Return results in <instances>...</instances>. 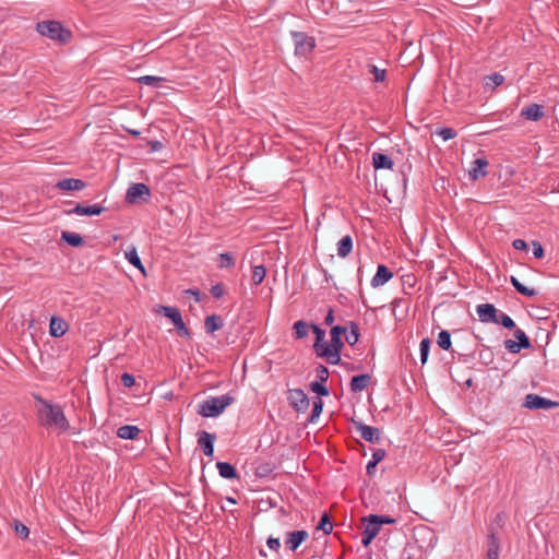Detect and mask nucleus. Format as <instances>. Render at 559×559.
I'll use <instances>...</instances> for the list:
<instances>
[{"label": "nucleus", "instance_id": "1", "mask_svg": "<svg viewBox=\"0 0 559 559\" xmlns=\"http://www.w3.org/2000/svg\"><path fill=\"white\" fill-rule=\"evenodd\" d=\"M37 405V419L40 426L45 428H56L60 432H66L70 428L62 407L59 404L43 399L39 394H33Z\"/></svg>", "mask_w": 559, "mask_h": 559}, {"label": "nucleus", "instance_id": "2", "mask_svg": "<svg viewBox=\"0 0 559 559\" xmlns=\"http://www.w3.org/2000/svg\"><path fill=\"white\" fill-rule=\"evenodd\" d=\"M36 31L45 37L66 45L72 39V32L55 20L41 21L36 24Z\"/></svg>", "mask_w": 559, "mask_h": 559}, {"label": "nucleus", "instance_id": "3", "mask_svg": "<svg viewBox=\"0 0 559 559\" xmlns=\"http://www.w3.org/2000/svg\"><path fill=\"white\" fill-rule=\"evenodd\" d=\"M552 118V107L545 103L526 104V133L532 132L530 123L538 122L544 131L548 129V121Z\"/></svg>", "mask_w": 559, "mask_h": 559}, {"label": "nucleus", "instance_id": "4", "mask_svg": "<svg viewBox=\"0 0 559 559\" xmlns=\"http://www.w3.org/2000/svg\"><path fill=\"white\" fill-rule=\"evenodd\" d=\"M234 401L235 399L229 394L211 396L199 404L198 414L202 417L219 416Z\"/></svg>", "mask_w": 559, "mask_h": 559}, {"label": "nucleus", "instance_id": "5", "mask_svg": "<svg viewBox=\"0 0 559 559\" xmlns=\"http://www.w3.org/2000/svg\"><path fill=\"white\" fill-rule=\"evenodd\" d=\"M155 311L157 313L163 314L166 318H168L173 322L177 333L181 337H186V338L191 337L190 330L186 326L179 309H177L176 307H170V306H158V308Z\"/></svg>", "mask_w": 559, "mask_h": 559}, {"label": "nucleus", "instance_id": "6", "mask_svg": "<svg viewBox=\"0 0 559 559\" xmlns=\"http://www.w3.org/2000/svg\"><path fill=\"white\" fill-rule=\"evenodd\" d=\"M151 198V190L145 183H132L126 194V201L130 204L144 203Z\"/></svg>", "mask_w": 559, "mask_h": 559}, {"label": "nucleus", "instance_id": "7", "mask_svg": "<svg viewBox=\"0 0 559 559\" xmlns=\"http://www.w3.org/2000/svg\"><path fill=\"white\" fill-rule=\"evenodd\" d=\"M292 36L295 43V53L298 56H307L316 47L314 38L306 33L292 32Z\"/></svg>", "mask_w": 559, "mask_h": 559}, {"label": "nucleus", "instance_id": "8", "mask_svg": "<svg viewBox=\"0 0 559 559\" xmlns=\"http://www.w3.org/2000/svg\"><path fill=\"white\" fill-rule=\"evenodd\" d=\"M352 424L360 437L370 443H379L381 440V431L379 428L365 425L360 420L352 419Z\"/></svg>", "mask_w": 559, "mask_h": 559}, {"label": "nucleus", "instance_id": "9", "mask_svg": "<svg viewBox=\"0 0 559 559\" xmlns=\"http://www.w3.org/2000/svg\"><path fill=\"white\" fill-rule=\"evenodd\" d=\"M362 522L366 523V525L361 535V544L368 547L379 534L381 526L377 520L372 519V514L362 518Z\"/></svg>", "mask_w": 559, "mask_h": 559}, {"label": "nucleus", "instance_id": "10", "mask_svg": "<svg viewBox=\"0 0 559 559\" xmlns=\"http://www.w3.org/2000/svg\"><path fill=\"white\" fill-rule=\"evenodd\" d=\"M288 403L296 412H306L309 407V399L301 389H290L287 395Z\"/></svg>", "mask_w": 559, "mask_h": 559}, {"label": "nucleus", "instance_id": "11", "mask_svg": "<svg viewBox=\"0 0 559 559\" xmlns=\"http://www.w3.org/2000/svg\"><path fill=\"white\" fill-rule=\"evenodd\" d=\"M555 407H559V402L536 394H526V408L528 409H549Z\"/></svg>", "mask_w": 559, "mask_h": 559}, {"label": "nucleus", "instance_id": "12", "mask_svg": "<svg viewBox=\"0 0 559 559\" xmlns=\"http://www.w3.org/2000/svg\"><path fill=\"white\" fill-rule=\"evenodd\" d=\"M479 321L483 323H493L497 321L499 310L492 304H481L476 307Z\"/></svg>", "mask_w": 559, "mask_h": 559}, {"label": "nucleus", "instance_id": "13", "mask_svg": "<svg viewBox=\"0 0 559 559\" xmlns=\"http://www.w3.org/2000/svg\"><path fill=\"white\" fill-rule=\"evenodd\" d=\"M198 436V444L201 447L203 453L207 457H212L214 454V441L216 439V436L205 430L199 431Z\"/></svg>", "mask_w": 559, "mask_h": 559}, {"label": "nucleus", "instance_id": "14", "mask_svg": "<svg viewBox=\"0 0 559 559\" xmlns=\"http://www.w3.org/2000/svg\"><path fill=\"white\" fill-rule=\"evenodd\" d=\"M308 537L309 534L305 530L288 532L285 545L289 550L296 551Z\"/></svg>", "mask_w": 559, "mask_h": 559}, {"label": "nucleus", "instance_id": "15", "mask_svg": "<svg viewBox=\"0 0 559 559\" xmlns=\"http://www.w3.org/2000/svg\"><path fill=\"white\" fill-rule=\"evenodd\" d=\"M106 209L99 204L93 205H84L82 203H78L72 210L68 211V214H76L84 216H93L102 214Z\"/></svg>", "mask_w": 559, "mask_h": 559}, {"label": "nucleus", "instance_id": "16", "mask_svg": "<svg viewBox=\"0 0 559 559\" xmlns=\"http://www.w3.org/2000/svg\"><path fill=\"white\" fill-rule=\"evenodd\" d=\"M55 187L62 191H80L86 187V182L82 179L64 178L59 180Z\"/></svg>", "mask_w": 559, "mask_h": 559}, {"label": "nucleus", "instance_id": "17", "mask_svg": "<svg viewBox=\"0 0 559 559\" xmlns=\"http://www.w3.org/2000/svg\"><path fill=\"white\" fill-rule=\"evenodd\" d=\"M393 277V273L384 265L379 264L377 272L371 280L372 287H379L388 283Z\"/></svg>", "mask_w": 559, "mask_h": 559}, {"label": "nucleus", "instance_id": "18", "mask_svg": "<svg viewBox=\"0 0 559 559\" xmlns=\"http://www.w3.org/2000/svg\"><path fill=\"white\" fill-rule=\"evenodd\" d=\"M488 160L486 158H476L468 174L473 180H477L487 175Z\"/></svg>", "mask_w": 559, "mask_h": 559}, {"label": "nucleus", "instance_id": "19", "mask_svg": "<svg viewBox=\"0 0 559 559\" xmlns=\"http://www.w3.org/2000/svg\"><path fill=\"white\" fill-rule=\"evenodd\" d=\"M514 336L516 341L507 340L504 342V347L512 354L520 353V350L524 348V331L521 329H516L514 332Z\"/></svg>", "mask_w": 559, "mask_h": 559}, {"label": "nucleus", "instance_id": "20", "mask_svg": "<svg viewBox=\"0 0 559 559\" xmlns=\"http://www.w3.org/2000/svg\"><path fill=\"white\" fill-rule=\"evenodd\" d=\"M68 331V323L58 317H51L49 323V333L53 337H60Z\"/></svg>", "mask_w": 559, "mask_h": 559}, {"label": "nucleus", "instance_id": "21", "mask_svg": "<svg viewBox=\"0 0 559 559\" xmlns=\"http://www.w3.org/2000/svg\"><path fill=\"white\" fill-rule=\"evenodd\" d=\"M372 165L374 169H392L394 162L389 155L376 152L372 154Z\"/></svg>", "mask_w": 559, "mask_h": 559}, {"label": "nucleus", "instance_id": "22", "mask_svg": "<svg viewBox=\"0 0 559 559\" xmlns=\"http://www.w3.org/2000/svg\"><path fill=\"white\" fill-rule=\"evenodd\" d=\"M370 382L371 376L368 373L354 376L350 380V391L354 393L361 392L370 384Z\"/></svg>", "mask_w": 559, "mask_h": 559}, {"label": "nucleus", "instance_id": "23", "mask_svg": "<svg viewBox=\"0 0 559 559\" xmlns=\"http://www.w3.org/2000/svg\"><path fill=\"white\" fill-rule=\"evenodd\" d=\"M216 467L219 476L226 479H237L239 474L235 466L228 462H217Z\"/></svg>", "mask_w": 559, "mask_h": 559}, {"label": "nucleus", "instance_id": "24", "mask_svg": "<svg viewBox=\"0 0 559 559\" xmlns=\"http://www.w3.org/2000/svg\"><path fill=\"white\" fill-rule=\"evenodd\" d=\"M223 328V319L218 314H211L205 318L204 321V329L206 333L213 334L214 332L218 331Z\"/></svg>", "mask_w": 559, "mask_h": 559}, {"label": "nucleus", "instance_id": "25", "mask_svg": "<svg viewBox=\"0 0 559 559\" xmlns=\"http://www.w3.org/2000/svg\"><path fill=\"white\" fill-rule=\"evenodd\" d=\"M319 357H325L331 365H337L341 361V352L332 350L329 345L323 346L316 353Z\"/></svg>", "mask_w": 559, "mask_h": 559}, {"label": "nucleus", "instance_id": "26", "mask_svg": "<svg viewBox=\"0 0 559 559\" xmlns=\"http://www.w3.org/2000/svg\"><path fill=\"white\" fill-rule=\"evenodd\" d=\"M141 430L139 427L133 425H124L118 428L117 436L121 439L126 440H134L139 435Z\"/></svg>", "mask_w": 559, "mask_h": 559}, {"label": "nucleus", "instance_id": "27", "mask_svg": "<svg viewBox=\"0 0 559 559\" xmlns=\"http://www.w3.org/2000/svg\"><path fill=\"white\" fill-rule=\"evenodd\" d=\"M124 254H126V259L128 260V262L131 265H133L135 269L140 270L143 274H145L144 265L142 264L141 259L139 258L136 248L134 246H131L126 251Z\"/></svg>", "mask_w": 559, "mask_h": 559}, {"label": "nucleus", "instance_id": "28", "mask_svg": "<svg viewBox=\"0 0 559 559\" xmlns=\"http://www.w3.org/2000/svg\"><path fill=\"white\" fill-rule=\"evenodd\" d=\"M353 250V238L349 235L344 236L337 242V254L341 258H346Z\"/></svg>", "mask_w": 559, "mask_h": 559}, {"label": "nucleus", "instance_id": "29", "mask_svg": "<svg viewBox=\"0 0 559 559\" xmlns=\"http://www.w3.org/2000/svg\"><path fill=\"white\" fill-rule=\"evenodd\" d=\"M499 540L497 536L491 533L488 536V549H487V559H498L499 558Z\"/></svg>", "mask_w": 559, "mask_h": 559}, {"label": "nucleus", "instance_id": "30", "mask_svg": "<svg viewBox=\"0 0 559 559\" xmlns=\"http://www.w3.org/2000/svg\"><path fill=\"white\" fill-rule=\"evenodd\" d=\"M61 240L67 242L71 247H81L84 245V240L80 234L71 231H62Z\"/></svg>", "mask_w": 559, "mask_h": 559}, {"label": "nucleus", "instance_id": "31", "mask_svg": "<svg viewBox=\"0 0 559 559\" xmlns=\"http://www.w3.org/2000/svg\"><path fill=\"white\" fill-rule=\"evenodd\" d=\"M310 328H311L312 332H313V333H314V335H316V342H314V344H313V348H314V350H316V353H317V352H318V350H320L323 346H326V345H328V344H325V343L323 342L324 336H325V331H324V330H322V329H321L319 325H317V324H311V325H310Z\"/></svg>", "mask_w": 559, "mask_h": 559}, {"label": "nucleus", "instance_id": "32", "mask_svg": "<svg viewBox=\"0 0 559 559\" xmlns=\"http://www.w3.org/2000/svg\"><path fill=\"white\" fill-rule=\"evenodd\" d=\"M438 346L443 350H450L452 347L451 334L447 330H441L437 338Z\"/></svg>", "mask_w": 559, "mask_h": 559}, {"label": "nucleus", "instance_id": "33", "mask_svg": "<svg viewBox=\"0 0 559 559\" xmlns=\"http://www.w3.org/2000/svg\"><path fill=\"white\" fill-rule=\"evenodd\" d=\"M349 333L345 336L346 342L349 345H355L359 340V328L358 324L354 321L348 322Z\"/></svg>", "mask_w": 559, "mask_h": 559}, {"label": "nucleus", "instance_id": "34", "mask_svg": "<svg viewBox=\"0 0 559 559\" xmlns=\"http://www.w3.org/2000/svg\"><path fill=\"white\" fill-rule=\"evenodd\" d=\"M138 82L141 84L150 85L153 87L162 86V83L166 82L165 78L154 76V75H144L138 79Z\"/></svg>", "mask_w": 559, "mask_h": 559}, {"label": "nucleus", "instance_id": "35", "mask_svg": "<svg viewBox=\"0 0 559 559\" xmlns=\"http://www.w3.org/2000/svg\"><path fill=\"white\" fill-rule=\"evenodd\" d=\"M530 247L535 259L542 260L545 257V249L538 240H532L530 243L526 242V251Z\"/></svg>", "mask_w": 559, "mask_h": 559}, {"label": "nucleus", "instance_id": "36", "mask_svg": "<svg viewBox=\"0 0 559 559\" xmlns=\"http://www.w3.org/2000/svg\"><path fill=\"white\" fill-rule=\"evenodd\" d=\"M218 260V267L221 269H230L236 264L235 258L230 252L221 253Z\"/></svg>", "mask_w": 559, "mask_h": 559}, {"label": "nucleus", "instance_id": "37", "mask_svg": "<svg viewBox=\"0 0 559 559\" xmlns=\"http://www.w3.org/2000/svg\"><path fill=\"white\" fill-rule=\"evenodd\" d=\"M504 78L500 73H492L484 78L485 86L495 88L503 83Z\"/></svg>", "mask_w": 559, "mask_h": 559}, {"label": "nucleus", "instance_id": "38", "mask_svg": "<svg viewBox=\"0 0 559 559\" xmlns=\"http://www.w3.org/2000/svg\"><path fill=\"white\" fill-rule=\"evenodd\" d=\"M322 409H323L322 400L320 397H316L312 403V411H311V415H310L308 421L313 423L317 418H319V416L322 413Z\"/></svg>", "mask_w": 559, "mask_h": 559}, {"label": "nucleus", "instance_id": "39", "mask_svg": "<svg viewBox=\"0 0 559 559\" xmlns=\"http://www.w3.org/2000/svg\"><path fill=\"white\" fill-rule=\"evenodd\" d=\"M266 274L264 265H255L252 270V282L254 285H259L263 282Z\"/></svg>", "mask_w": 559, "mask_h": 559}, {"label": "nucleus", "instance_id": "40", "mask_svg": "<svg viewBox=\"0 0 559 559\" xmlns=\"http://www.w3.org/2000/svg\"><path fill=\"white\" fill-rule=\"evenodd\" d=\"M497 321L498 322H493V323L502 325L503 328H506L508 330H512L515 328L514 321L508 314H506L503 312H500V311L498 312Z\"/></svg>", "mask_w": 559, "mask_h": 559}, {"label": "nucleus", "instance_id": "41", "mask_svg": "<svg viewBox=\"0 0 559 559\" xmlns=\"http://www.w3.org/2000/svg\"><path fill=\"white\" fill-rule=\"evenodd\" d=\"M317 530L323 531L324 534H330L333 530V525L331 523L330 516L326 512L323 513V515L320 519V522L317 526Z\"/></svg>", "mask_w": 559, "mask_h": 559}, {"label": "nucleus", "instance_id": "42", "mask_svg": "<svg viewBox=\"0 0 559 559\" xmlns=\"http://www.w3.org/2000/svg\"><path fill=\"white\" fill-rule=\"evenodd\" d=\"M310 390L318 394L317 397L328 396L330 394L329 389L324 385V382L314 381L310 383Z\"/></svg>", "mask_w": 559, "mask_h": 559}, {"label": "nucleus", "instance_id": "43", "mask_svg": "<svg viewBox=\"0 0 559 559\" xmlns=\"http://www.w3.org/2000/svg\"><path fill=\"white\" fill-rule=\"evenodd\" d=\"M431 346V340L429 337H425L420 342V360L423 364H425L429 356V350Z\"/></svg>", "mask_w": 559, "mask_h": 559}, {"label": "nucleus", "instance_id": "44", "mask_svg": "<svg viewBox=\"0 0 559 559\" xmlns=\"http://www.w3.org/2000/svg\"><path fill=\"white\" fill-rule=\"evenodd\" d=\"M309 325L304 320H299L294 323V331L296 338H302L308 334Z\"/></svg>", "mask_w": 559, "mask_h": 559}, {"label": "nucleus", "instance_id": "45", "mask_svg": "<svg viewBox=\"0 0 559 559\" xmlns=\"http://www.w3.org/2000/svg\"><path fill=\"white\" fill-rule=\"evenodd\" d=\"M436 134L441 136L443 141H448L454 139L457 133L452 128H440L436 130Z\"/></svg>", "mask_w": 559, "mask_h": 559}, {"label": "nucleus", "instance_id": "46", "mask_svg": "<svg viewBox=\"0 0 559 559\" xmlns=\"http://www.w3.org/2000/svg\"><path fill=\"white\" fill-rule=\"evenodd\" d=\"M14 530H15L16 535H19L22 538H27V536L29 534L28 527L19 521L14 522Z\"/></svg>", "mask_w": 559, "mask_h": 559}, {"label": "nucleus", "instance_id": "47", "mask_svg": "<svg viewBox=\"0 0 559 559\" xmlns=\"http://www.w3.org/2000/svg\"><path fill=\"white\" fill-rule=\"evenodd\" d=\"M369 72L373 74L376 82H383L385 80V70H381L376 66H369Z\"/></svg>", "mask_w": 559, "mask_h": 559}, {"label": "nucleus", "instance_id": "48", "mask_svg": "<svg viewBox=\"0 0 559 559\" xmlns=\"http://www.w3.org/2000/svg\"><path fill=\"white\" fill-rule=\"evenodd\" d=\"M317 378H318V381L320 382H326L328 379H329V370L325 366L323 365H319L317 367Z\"/></svg>", "mask_w": 559, "mask_h": 559}, {"label": "nucleus", "instance_id": "49", "mask_svg": "<svg viewBox=\"0 0 559 559\" xmlns=\"http://www.w3.org/2000/svg\"><path fill=\"white\" fill-rule=\"evenodd\" d=\"M224 293H225V287H224L223 283H217L211 287V294L216 299L222 298Z\"/></svg>", "mask_w": 559, "mask_h": 559}, {"label": "nucleus", "instance_id": "50", "mask_svg": "<svg viewBox=\"0 0 559 559\" xmlns=\"http://www.w3.org/2000/svg\"><path fill=\"white\" fill-rule=\"evenodd\" d=\"M121 382L126 388H132L135 384V378L133 374L124 372L121 374Z\"/></svg>", "mask_w": 559, "mask_h": 559}, {"label": "nucleus", "instance_id": "51", "mask_svg": "<svg viewBox=\"0 0 559 559\" xmlns=\"http://www.w3.org/2000/svg\"><path fill=\"white\" fill-rule=\"evenodd\" d=\"M372 519L377 520L379 522L380 526L382 524H394L396 522V519L391 518L389 515L372 514Z\"/></svg>", "mask_w": 559, "mask_h": 559}, {"label": "nucleus", "instance_id": "52", "mask_svg": "<svg viewBox=\"0 0 559 559\" xmlns=\"http://www.w3.org/2000/svg\"><path fill=\"white\" fill-rule=\"evenodd\" d=\"M346 331H347L346 326L334 325V326H332L331 332H330L331 338L341 337L342 334L346 333Z\"/></svg>", "mask_w": 559, "mask_h": 559}, {"label": "nucleus", "instance_id": "53", "mask_svg": "<svg viewBox=\"0 0 559 559\" xmlns=\"http://www.w3.org/2000/svg\"><path fill=\"white\" fill-rule=\"evenodd\" d=\"M266 544H267L269 548L274 551H278V549L281 547L280 538H275L272 536L267 538Z\"/></svg>", "mask_w": 559, "mask_h": 559}, {"label": "nucleus", "instance_id": "54", "mask_svg": "<svg viewBox=\"0 0 559 559\" xmlns=\"http://www.w3.org/2000/svg\"><path fill=\"white\" fill-rule=\"evenodd\" d=\"M329 346L331 347L332 350L341 352L342 348L344 347V343L342 341V337L331 338V345H329Z\"/></svg>", "mask_w": 559, "mask_h": 559}, {"label": "nucleus", "instance_id": "55", "mask_svg": "<svg viewBox=\"0 0 559 559\" xmlns=\"http://www.w3.org/2000/svg\"><path fill=\"white\" fill-rule=\"evenodd\" d=\"M385 450L384 449H377L372 453V460L373 462H381L385 457Z\"/></svg>", "mask_w": 559, "mask_h": 559}, {"label": "nucleus", "instance_id": "56", "mask_svg": "<svg viewBox=\"0 0 559 559\" xmlns=\"http://www.w3.org/2000/svg\"><path fill=\"white\" fill-rule=\"evenodd\" d=\"M511 283L521 295H524V283L520 282L514 276H511Z\"/></svg>", "mask_w": 559, "mask_h": 559}, {"label": "nucleus", "instance_id": "57", "mask_svg": "<svg viewBox=\"0 0 559 559\" xmlns=\"http://www.w3.org/2000/svg\"><path fill=\"white\" fill-rule=\"evenodd\" d=\"M147 145L150 146L151 152L160 151L164 146L163 143L157 140L148 141Z\"/></svg>", "mask_w": 559, "mask_h": 559}, {"label": "nucleus", "instance_id": "58", "mask_svg": "<svg viewBox=\"0 0 559 559\" xmlns=\"http://www.w3.org/2000/svg\"><path fill=\"white\" fill-rule=\"evenodd\" d=\"M185 294L193 296V297H194V300H195L197 302L201 301V296H202V295H201V292H200L199 289H192V288H190V289H187V290L185 292Z\"/></svg>", "mask_w": 559, "mask_h": 559}, {"label": "nucleus", "instance_id": "59", "mask_svg": "<svg viewBox=\"0 0 559 559\" xmlns=\"http://www.w3.org/2000/svg\"><path fill=\"white\" fill-rule=\"evenodd\" d=\"M334 322V312H333V309L330 308L325 318H324V323L326 325H332V323Z\"/></svg>", "mask_w": 559, "mask_h": 559}, {"label": "nucleus", "instance_id": "60", "mask_svg": "<svg viewBox=\"0 0 559 559\" xmlns=\"http://www.w3.org/2000/svg\"><path fill=\"white\" fill-rule=\"evenodd\" d=\"M377 465H378L377 462H373V461L368 462L366 469H367V474L369 476H372L374 474Z\"/></svg>", "mask_w": 559, "mask_h": 559}, {"label": "nucleus", "instance_id": "61", "mask_svg": "<svg viewBox=\"0 0 559 559\" xmlns=\"http://www.w3.org/2000/svg\"><path fill=\"white\" fill-rule=\"evenodd\" d=\"M513 247L516 249V250H524V239H515L513 241Z\"/></svg>", "mask_w": 559, "mask_h": 559}, {"label": "nucleus", "instance_id": "62", "mask_svg": "<svg viewBox=\"0 0 559 559\" xmlns=\"http://www.w3.org/2000/svg\"><path fill=\"white\" fill-rule=\"evenodd\" d=\"M539 292L534 288L526 287V297H532L538 295Z\"/></svg>", "mask_w": 559, "mask_h": 559}, {"label": "nucleus", "instance_id": "63", "mask_svg": "<svg viewBox=\"0 0 559 559\" xmlns=\"http://www.w3.org/2000/svg\"><path fill=\"white\" fill-rule=\"evenodd\" d=\"M124 130H126L129 134H131L132 136H135V138L140 136V134H141V132H140V131L134 130V129L124 128Z\"/></svg>", "mask_w": 559, "mask_h": 559}, {"label": "nucleus", "instance_id": "64", "mask_svg": "<svg viewBox=\"0 0 559 559\" xmlns=\"http://www.w3.org/2000/svg\"><path fill=\"white\" fill-rule=\"evenodd\" d=\"M226 500H227L228 502L233 503V504H236V503H237L236 499H234V498H231V497H227V498H226Z\"/></svg>", "mask_w": 559, "mask_h": 559}]
</instances>
